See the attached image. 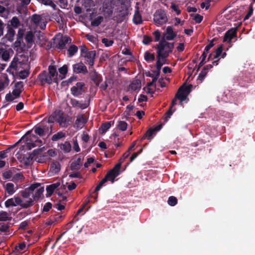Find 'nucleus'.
Here are the masks:
<instances>
[{
  "instance_id": "obj_4",
  "label": "nucleus",
  "mask_w": 255,
  "mask_h": 255,
  "mask_svg": "<svg viewBox=\"0 0 255 255\" xmlns=\"http://www.w3.org/2000/svg\"><path fill=\"white\" fill-rule=\"evenodd\" d=\"M192 87L191 84L188 85L184 84L179 88L176 94V98H178L181 103L187 98L189 94L191 91Z\"/></svg>"
},
{
  "instance_id": "obj_5",
  "label": "nucleus",
  "mask_w": 255,
  "mask_h": 255,
  "mask_svg": "<svg viewBox=\"0 0 255 255\" xmlns=\"http://www.w3.org/2000/svg\"><path fill=\"white\" fill-rule=\"evenodd\" d=\"M153 16L154 21L159 25H162L166 23L168 20L165 11L162 9L157 10Z\"/></svg>"
},
{
  "instance_id": "obj_62",
  "label": "nucleus",
  "mask_w": 255,
  "mask_h": 255,
  "mask_svg": "<svg viewBox=\"0 0 255 255\" xmlns=\"http://www.w3.org/2000/svg\"><path fill=\"white\" fill-rule=\"evenodd\" d=\"M253 7L252 5V3L250 5L249 7V10L248 12V13L246 14V15L245 16L244 18V20H246L248 19L251 15L253 14Z\"/></svg>"
},
{
  "instance_id": "obj_16",
  "label": "nucleus",
  "mask_w": 255,
  "mask_h": 255,
  "mask_svg": "<svg viewBox=\"0 0 255 255\" xmlns=\"http://www.w3.org/2000/svg\"><path fill=\"white\" fill-rule=\"evenodd\" d=\"M114 6L111 1L104 2L103 5V12L108 16H110L113 12Z\"/></svg>"
},
{
  "instance_id": "obj_63",
  "label": "nucleus",
  "mask_w": 255,
  "mask_h": 255,
  "mask_svg": "<svg viewBox=\"0 0 255 255\" xmlns=\"http://www.w3.org/2000/svg\"><path fill=\"white\" fill-rule=\"evenodd\" d=\"M54 18L59 23L62 22V16L60 14L59 12L55 13L54 15Z\"/></svg>"
},
{
  "instance_id": "obj_49",
  "label": "nucleus",
  "mask_w": 255,
  "mask_h": 255,
  "mask_svg": "<svg viewBox=\"0 0 255 255\" xmlns=\"http://www.w3.org/2000/svg\"><path fill=\"white\" fill-rule=\"evenodd\" d=\"M177 199L175 196H170L168 198L167 203L171 206H174L177 203Z\"/></svg>"
},
{
  "instance_id": "obj_44",
  "label": "nucleus",
  "mask_w": 255,
  "mask_h": 255,
  "mask_svg": "<svg viewBox=\"0 0 255 255\" xmlns=\"http://www.w3.org/2000/svg\"><path fill=\"white\" fill-rule=\"evenodd\" d=\"M34 132L36 134L40 136H42L45 135V133L44 131L43 128L40 125L38 127H35L34 128Z\"/></svg>"
},
{
  "instance_id": "obj_39",
  "label": "nucleus",
  "mask_w": 255,
  "mask_h": 255,
  "mask_svg": "<svg viewBox=\"0 0 255 255\" xmlns=\"http://www.w3.org/2000/svg\"><path fill=\"white\" fill-rule=\"evenodd\" d=\"M41 20H42V18L40 15L37 14H34L32 15L31 21L36 26H38L40 24V23Z\"/></svg>"
},
{
  "instance_id": "obj_33",
  "label": "nucleus",
  "mask_w": 255,
  "mask_h": 255,
  "mask_svg": "<svg viewBox=\"0 0 255 255\" xmlns=\"http://www.w3.org/2000/svg\"><path fill=\"white\" fill-rule=\"evenodd\" d=\"M48 74L51 78L57 77L58 73L57 72L56 67L54 65H50L48 66Z\"/></svg>"
},
{
  "instance_id": "obj_59",
  "label": "nucleus",
  "mask_w": 255,
  "mask_h": 255,
  "mask_svg": "<svg viewBox=\"0 0 255 255\" xmlns=\"http://www.w3.org/2000/svg\"><path fill=\"white\" fill-rule=\"evenodd\" d=\"M153 35L154 36V41L157 42L160 40L161 37V33L159 30H156L153 33Z\"/></svg>"
},
{
  "instance_id": "obj_32",
  "label": "nucleus",
  "mask_w": 255,
  "mask_h": 255,
  "mask_svg": "<svg viewBox=\"0 0 255 255\" xmlns=\"http://www.w3.org/2000/svg\"><path fill=\"white\" fill-rule=\"evenodd\" d=\"M41 127L43 128L44 131L45 133L51 134L52 130L53 125L50 124H44V122L40 124Z\"/></svg>"
},
{
  "instance_id": "obj_46",
  "label": "nucleus",
  "mask_w": 255,
  "mask_h": 255,
  "mask_svg": "<svg viewBox=\"0 0 255 255\" xmlns=\"http://www.w3.org/2000/svg\"><path fill=\"white\" fill-rule=\"evenodd\" d=\"M127 123L123 121H119L117 125L118 128L122 131H125L127 128Z\"/></svg>"
},
{
  "instance_id": "obj_10",
  "label": "nucleus",
  "mask_w": 255,
  "mask_h": 255,
  "mask_svg": "<svg viewBox=\"0 0 255 255\" xmlns=\"http://www.w3.org/2000/svg\"><path fill=\"white\" fill-rule=\"evenodd\" d=\"M73 70V72L76 74L82 73L85 75L88 72L86 66L82 62L74 64Z\"/></svg>"
},
{
  "instance_id": "obj_15",
  "label": "nucleus",
  "mask_w": 255,
  "mask_h": 255,
  "mask_svg": "<svg viewBox=\"0 0 255 255\" xmlns=\"http://www.w3.org/2000/svg\"><path fill=\"white\" fill-rule=\"evenodd\" d=\"M71 38L68 36H65L60 38L56 44V47L59 49H63L65 48L67 43L71 42Z\"/></svg>"
},
{
  "instance_id": "obj_1",
  "label": "nucleus",
  "mask_w": 255,
  "mask_h": 255,
  "mask_svg": "<svg viewBox=\"0 0 255 255\" xmlns=\"http://www.w3.org/2000/svg\"><path fill=\"white\" fill-rule=\"evenodd\" d=\"M157 49V57H160L162 60H166L174 48V43H170L162 38L155 47Z\"/></svg>"
},
{
  "instance_id": "obj_36",
  "label": "nucleus",
  "mask_w": 255,
  "mask_h": 255,
  "mask_svg": "<svg viewBox=\"0 0 255 255\" xmlns=\"http://www.w3.org/2000/svg\"><path fill=\"white\" fill-rule=\"evenodd\" d=\"M60 148L65 152H69L71 151V145L69 141H65L60 145Z\"/></svg>"
},
{
  "instance_id": "obj_14",
  "label": "nucleus",
  "mask_w": 255,
  "mask_h": 255,
  "mask_svg": "<svg viewBox=\"0 0 255 255\" xmlns=\"http://www.w3.org/2000/svg\"><path fill=\"white\" fill-rule=\"evenodd\" d=\"M21 203V199L19 197H14V198H10L5 202V206L9 208L10 206H16Z\"/></svg>"
},
{
  "instance_id": "obj_40",
  "label": "nucleus",
  "mask_w": 255,
  "mask_h": 255,
  "mask_svg": "<svg viewBox=\"0 0 255 255\" xmlns=\"http://www.w3.org/2000/svg\"><path fill=\"white\" fill-rule=\"evenodd\" d=\"M144 59L147 62L153 61L155 60V55L148 51H146L144 55Z\"/></svg>"
},
{
  "instance_id": "obj_9",
  "label": "nucleus",
  "mask_w": 255,
  "mask_h": 255,
  "mask_svg": "<svg viewBox=\"0 0 255 255\" xmlns=\"http://www.w3.org/2000/svg\"><path fill=\"white\" fill-rule=\"evenodd\" d=\"M177 36V33L173 31V28L168 26L167 27L166 30L163 33V37L166 40H172Z\"/></svg>"
},
{
  "instance_id": "obj_45",
  "label": "nucleus",
  "mask_w": 255,
  "mask_h": 255,
  "mask_svg": "<svg viewBox=\"0 0 255 255\" xmlns=\"http://www.w3.org/2000/svg\"><path fill=\"white\" fill-rule=\"evenodd\" d=\"M11 25L14 28H17L20 25L19 19L16 16H13L10 20Z\"/></svg>"
},
{
  "instance_id": "obj_19",
  "label": "nucleus",
  "mask_w": 255,
  "mask_h": 255,
  "mask_svg": "<svg viewBox=\"0 0 255 255\" xmlns=\"http://www.w3.org/2000/svg\"><path fill=\"white\" fill-rule=\"evenodd\" d=\"M31 133V130H28L26 132V134L22 137V138H24L26 137V144L27 148L28 150H31L32 148L38 145V144H36L33 141H30L29 139V134Z\"/></svg>"
},
{
  "instance_id": "obj_26",
  "label": "nucleus",
  "mask_w": 255,
  "mask_h": 255,
  "mask_svg": "<svg viewBox=\"0 0 255 255\" xmlns=\"http://www.w3.org/2000/svg\"><path fill=\"white\" fill-rule=\"evenodd\" d=\"M5 191L9 195H12L16 191L13 183L9 182L3 185Z\"/></svg>"
},
{
  "instance_id": "obj_54",
  "label": "nucleus",
  "mask_w": 255,
  "mask_h": 255,
  "mask_svg": "<svg viewBox=\"0 0 255 255\" xmlns=\"http://www.w3.org/2000/svg\"><path fill=\"white\" fill-rule=\"evenodd\" d=\"M102 42L103 44H104L106 47L111 46L114 43V41L113 40H109L106 38H103L102 40Z\"/></svg>"
},
{
  "instance_id": "obj_20",
  "label": "nucleus",
  "mask_w": 255,
  "mask_h": 255,
  "mask_svg": "<svg viewBox=\"0 0 255 255\" xmlns=\"http://www.w3.org/2000/svg\"><path fill=\"white\" fill-rule=\"evenodd\" d=\"M60 185L59 182H57L55 183L52 184L51 185L46 186V190L47 192L46 197H50L53 193L54 190L58 188Z\"/></svg>"
},
{
  "instance_id": "obj_25",
  "label": "nucleus",
  "mask_w": 255,
  "mask_h": 255,
  "mask_svg": "<svg viewBox=\"0 0 255 255\" xmlns=\"http://www.w3.org/2000/svg\"><path fill=\"white\" fill-rule=\"evenodd\" d=\"M91 79L96 85H99L102 81V77L94 70L91 73Z\"/></svg>"
},
{
  "instance_id": "obj_51",
  "label": "nucleus",
  "mask_w": 255,
  "mask_h": 255,
  "mask_svg": "<svg viewBox=\"0 0 255 255\" xmlns=\"http://www.w3.org/2000/svg\"><path fill=\"white\" fill-rule=\"evenodd\" d=\"M25 247L26 245L24 242L20 243L15 247V250L16 252L20 253L25 249Z\"/></svg>"
},
{
  "instance_id": "obj_22",
  "label": "nucleus",
  "mask_w": 255,
  "mask_h": 255,
  "mask_svg": "<svg viewBox=\"0 0 255 255\" xmlns=\"http://www.w3.org/2000/svg\"><path fill=\"white\" fill-rule=\"evenodd\" d=\"M87 121L84 115L78 116L74 124V127L77 128H82Z\"/></svg>"
},
{
  "instance_id": "obj_48",
  "label": "nucleus",
  "mask_w": 255,
  "mask_h": 255,
  "mask_svg": "<svg viewBox=\"0 0 255 255\" xmlns=\"http://www.w3.org/2000/svg\"><path fill=\"white\" fill-rule=\"evenodd\" d=\"M39 2L45 5L50 6L53 8L56 7V5L51 0H37Z\"/></svg>"
},
{
  "instance_id": "obj_50",
  "label": "nucleus",
  "mask_w": 255,
  "mask_h": 255,
  "mask_svg": "<svg viewBox=\"0 0 255 255\" xmlns=\"http://www.w3.org/2000/svg\"><path fill=\"white\" fill-rule=\"evenodd\" d=\"M223 51V45H220L215 50V54L213 57V59L218 58L222 54Z\"/></svg>"
},
{
  "instance_id": "obj_35",
  "label": "nucleus",
  "mask_w": 255,
  "mask_h": 255,
  "mask_svg": "<svg viewBox=\"0 0 255 255\" xmlns=\"http://www.w3.org/2000/svg\"><path fill=\"white\" fill-rule=\"evenodd\" d=\"M33 202L34 200L31 198L29 199L25 202H24L21 199V203L19 204V206H20L22 208L26 209L31 207L33 205Z\"/></svg>"
},
{
  "instance_id": "obj_29",
  "label": "nucleus",
  "mask_w": 255,
  "mask_h": 255,
  "mask_svg": "<svg viewBox=\"0 0 255 255\" xmlns=\"http://www.w3.org/2000/svg\"><path fill=\"white\" fill-rule=\"evenodd\" d=\"M165 60H162V58L160 57H157V61L156 67L157 69V76H159L160 70L162 65L165 64Z\"/></svg>"
},
{
  "instance_id": "obj_27",
  "label": "nucleus",
  "mask_w": 255,
  "mask_h": 255,
  "mask_svg": "<svg viewBox=\"0 0 255 255\" xmlns=\"http://www.w3.org/2000/svg\"><path fill=\"white\" fill-rule=\"evenodd\" d=\"M133 22L135 24H140L142 23V17L139 12L138 8L135 10V12L133 16Z\"/></svg>"
},
{
  "instance_id": "obj_47",
  "label": "nucleus",
  "mask_w": 255,
  "mask_h": 255,
  "mask_svg": "<svg viewBox=\"0 0 255 255\" xmlns=\"http://www.w3.org/2000/svg\"><path fill=\"white\" fill-rule=\"evenodd\" d=\"M28 140H30V141H33L36 144V143L39 144L42 143V140L39 139L37 136L34 134L30 133L29 134V139Z\"/></svg>"
},
{
  "instance_id": "obj_42",
  "label": "nucleus",
  "mask_w": 255,
  "mask_h": 255,
  "mask_svg": "<svg viewBox=\"0 0 255 255\" xmlns=\"http://www.w3.org/2000/svg\"><path fill=\"white\" fill-rule=\"evenodd\" d=\"M104 18L102 16H99L96 18H95L92 22H91V25L92 26H99L101 22L103 21Z\"/></svg>"
},
{
  "instance_id": "obj_37",
  "label": "nucleus",
  "mask_w": 255,
  "mask_h": 255,
  "mask_svg": "<svg viewBox=\"0 0 255 255\" xmlns=\"http://www.w3.org/2000/svg\"><path fill=\"white\" fill-rule=\"evenodd\" d=\"M155 132L153 131L152 128H149L143 135V138H146L147 139L151 140L153 136L155 134Z\"/></svg>"
},
{
  "instance_id": "obj_60",
  "label": "nucleus",
  "mask_w": 255,
  "mask_h": 255,
  "mask_svg": "<svg viewBox=\"0 0 255 255\" xmlns=\"http://www.w3.org/2000/svg\"><path fill=\"white\" fill-rule=\"evenodd\" d=\"M59 72L63 75H66L68 72V66L67 65H64L58 69Z\"/></svg>"
},
{
  "instance_id": "obj_55",
  "label": "nucleus",
  "mask_w": 255,
  "mask_h": 255,
  "mask_svg": "<svg viewBox=\"0 0 255 255\" xmlns=\"http://www.w3.org/2000/svg\"><path fill=\"white\" fill-rule=\"evenodd\" d=\"M107 182V181L106 178H104L100 182L99 184L96 186V188H95V189L94 190V192H97L99 191L101 189V188H102V186Z\"/></svg>"
},
{
  "instance_id": "obj_28",
  "label": "nucleus",
  "mask_w": 255,
  "mask_h": 255,
  "mask_svg": "<svg viewBox=\"0 0 255 255\" xmlns=\"http://www.w3.org/2000/svg\"><path fill=\"white\" fill-rule=\"evenodd\" d=\"M141 86V81L139 79H135L132 81L129 86V89L132 91H135L140 89Z\"/></svg>"
},
{
  "instance_id": "obj_41",
  "label": "nucleus",
  "mask_w": 255,
  "mask_h": 255,
  "mask_svg": "<svg viewBox=\"0 0 255 255\" xmlns=\"http://www.w3.org/2000/svg\"><path fill=\"white\" fill-rule=\"evenodd\" d=\"M65 136V133L62 131H59L57 133L54 134L51 138V140L53 141H57L59 139H61Z\"/></svg>"
},
{
  "instance_id": "obj_8",
  "label": "nucleus",
  "mask_w": 255,
  "mask_h": 255,
  "mask_svg": "<svg viewBox=\"0 0 255 255\" xmlns=\"http://www.w3.org/2000/svg\"><path fill=\"white\" fill-rule=\"evenodd\" d=\"M84 82H77L75 86L71 88V94L76 97H78L83 93V88L85 86Z\"/></svg>"
},
{
  "instance_id": "obj_58",
  "label": "nucleus",
  "mask_w": 255,
  "mask_h": 255,
  "mask_svg": "<svg viewBox=\"0 0 255 255\" xmlns=\"http://www.w3.org/2000/svg\"><path fill=\"white\" fill-rule=\"evenodd\" d=\"M111 126V122H107L103 124L101 126L103 132H105L107 131L110 128Z\"/></svg>"
},
{
  "instance_id": "obj_17",
  "label": "nucleus",
  "mask_w": 255,
  "mask_h": 255,
  "mask_svg": "<svg viewBox=\"0 0 255 255\" xmlns=\"http://www.w3.org/2000/svg\"><path fill=\"white\" fill-rule=\"evenodd\" d=\"M213 66L211 64H208L204 66L199 74L197 80H200V82H202L207 75L209 70Z\"/></svg>"
},
{
  "instance_id": "obj_6",
  "label": "nucleus",
  "mask_w": 255,
  "mask_h": 255,
  "mask_svg": "<svg viewBox=\"0 0 255 255\" xmlns=\"http://www.w3.org/2000/svg\"><path fill=\"white\" fill-rule=\"evenodd\" d=\"M121 169V164L117 163L114 167L109 171L105 176L107 181L110 180L112 183L115 182V179L120 174V171Z\"/></svg>"
},
{
  "instance_id": "obj_43",
  "label": "nucleus",
  "mask_w": 255,
  "mask_h": 255,
  "mask_svg": "<svg viewBox=\"0 0 255 255\" xmlns=\"http://www.w3.org/2000/svg\"><path fill=\"white\" fill-rule=\"evenodd\" d=\"M34 35L31 31L27 32L25 39L27 43H31L33 41Z\"/></svg>"
},
{
  "instance_id": "obj_57",
  "label": "nucleus",
  "mask_w": 255,
  "mask_h": 255,
  "mask_svg": "<svg viewBox=\"0 0 255 255\" xmlns=\"http://www.w3.org/2000/svg\"><path fill=\"white\" fill-rule=\"evenodd\" d=\"M12 172L10 170L6 171L2 173L3 178L5 179H10L12 177Z\"/></svg>"
},
{
  "instance_id": "obj_56",
  "label": "nucleus",
  "mask_w": 255,
  "mask_h": 255,
  "mask_svg": "<svg viewBox=\"0 0 255 255\" xmlns=\"http://www.w3.org/2000/svg\"><path fill=\"white\" fill-rule=\"evenodd\" d=\"M41 185V184L39 183H35L33 184H32L28 188H27V189L29 191H30L31 193H32V192L38 187H40Z\"/></svg>"
},
{
  "instance_id": "obj_24",
  "label": "nucleus",
  "mask_w": 255,
  "mask_h": 255,
  "mask_svg": "<svg viewBox=\"0 0 255 255\" xmlns=\"http://www.w3.org/2000/svg\"><path fill=\"white\" fill-rule=\"evenodd\" d=\"M23 35L24 31L21 29H19L17 32L16 40L14 43V46L15 47L18 48L20 46Z\"/></svg>"
},
{
  "instance_id": "obj_64",
  "label": "nucleus",
  "mask_w": 255,
  "mask_h": 255,
  "mask_svg": "<svg viewBox=\"0 0 255 255\" xmlns=\"http://www.w3.org/2000/svg\"><path fill=\"white\" fill-rule=\"evenodd\" d=\"M9 228V226L8 224H0V232H6Z\"/></svg>"
},
{
  "instance_id": "obj_13",
  "label": "nucleus",
  "mask_w": 255,
  "mask_h": 255,
  "mask_svg": "<svg viewBox=\"0 0 255 255\" xmlns=\"http://www.w3.org/2000/svg\"><path fill=\"white\" fill-rule=\"evenodd\" d=\"M72 106L74 108H79L82 110L86 109L89 106V102L82 103V101L79 102L75 99L71 98L70 102Z\"/></svg>"
},
{
  "instance_id": "obj_18",
  "label": "nucleus",
  "mask_w": 255,
  "mask_h": 255,
  "mask_svg": "<svg viewBox=\"0 0 255 255\" xmlns=\"http://www.w3.org/2000/svg\"><path fill=\"white\" fill-rule=\"evenodd\" d=\"M61 165L58 162H53L50 164L49 173H51V175L57 174L60 170Z\"/></svg>"
},
{
  "instance_id": "obj_12",
  "label": "nucleus",
  "mask_w": 255,
  "mask_h": 255,
  "mask_svg": "<svg viewBox=\"0 0 255 255\" xmlns=\"http://www.w3.org/2000/svg\"><path fill=\"white\" fill-rule=\"evenodd\" d=\"M55 121L58 122L60 126L63 127H67V121L66 118L64 116V113L59 111L55 115Z\"/></svg>"
},
{
  "instance_id": "obj_30",
  "label": "nucleus",
  "mask_w": 255,
  "mask_h": 255,
  "mask_svg": "<svg viewBox=\"0 0 255 255\" xmlns=\"http://www.w3.org/2000/svg\"><path fill=\"white\" fill-rule=\"evenodd\" d=\"M81 164V158H78L76 160L72 162L70 165V168L72 170H79Z\"/></svg>"
},
{
  "instance_id": "obj_61",
  "label": "nucleus",
  "mask_w": 255,
  "mask_h": 255,
  "mask_svg": "<svg viewBox=\"0 0 255 255\" xmlns=\"http://www.w3.org/2000/svg\"><path fill=\"white\" fill-rule=\"evenodd\" d=\"M152 41V38L147 35H144L142 42L145 45H148Z\"/></svg>"
},
{
  "instance_id": "obj_23",
  "label": "nucleus",
  "mask_w": 255,
  "mask_h": 255,
  "mask_svg": "<svg viewBox=\"0 0 255 255\" xmlns=\"http://www.w3.org/2000/svg\"><path fill=\"white\" fill-rule=\"evenodd\" d=\"M128 15V9L126 8L120 10L119 14L116 16L117 21L118 22H123Z\"/></svg>"
},
{
  "instance_id": "obj_52",
  "label": "nucleus",
  "mask_w": 255,
  "mask_h": 255,
  "mask_svg": "<svg viewBox=\"0 0 255 255\" xmlns=\"http://www.w3.org/2000/svg\"><path fill=\"white\" fill-rule=\"evenodd\" d=\"M29 75V72L27 70H21L19 72V76L21 79H25L28 77Z\"/></svg>"
},
{
  "instance_id": "obj_11",
  "label": "nucleus",
  "mask_w": 255,
  "mask_h": 255,
  "mask_svg": "<svg viewBox=\"0 0 255 255\" xmlns=\"http://www.w3.org/2000/svg\"><path fill=\"white\" fill-rule=\"evenodd\" d=\"M237 28H232L228 30L224 35L223 41L230 42L233 38L237 37Z\"/></svg>"
},
{
  "instance_id": "obj_53",
  "label": "nucleus",
  "mask_w": 255,
  "mask_h": 255,
  "mask_svg": "<svg viewBox=\"0 0 255 255\" xmlns=\"http://www.w3.org/2000/svg\"><path fill=\"white\" fill-rule=\"evenodd\" d=\"M10 219L8 216V213L5 211L0 212V221H6Z\"/></svg>"
},
{
  "instance_id": "obj_34",
  "label": "nucleus",
  "mask_w": 255,
  "mask_h": 255,
  "mask_svg": "<svg viewBox=\"0 0 255 255\" xmlns=\"http://www.w3.org/2000/svg\"><path fill=\"white\" fill-rule=\"evenodd\" d=\"M44 187H41L37 190L36 192L32 197L34 200H38L42 195L43 192H44Z\"/></svg>"
},
{
  "instance_id": "obj_3",
  "label": "nucleus",
  "mask_w": 255,
  "mask_h": 255,
  "mask_svg": "<svg viewBox=\"0 0 255 255\" xmlns=\"http://www.w3.org/2000/svg\"><path fill=\"white\" fill-rule=\"evenodd\" d=\"M23 90V82L22 81L16 82L14 84V88L12 92V94L9 93L5 95V100L7 102H14V99L19 97Z\"/></svg>"
},
{
  "instance_id": "obj_7",
  "label": "nucleus",
  "mask_w": 255,
  "mask_h": 255,
  "mask_svg": "<svg viewBox=\"0 0 255 255\" xmlns=\"http://www.w3.org/2000/svg\"><path fill=\"white\" fill-rule=\"evenodd\" d=\"M37 80L40 82L41 86H43L46 84L51 85L52 83V78L49 76L48 73L44 70L39 73L37 76Z\"/></svg>"
},
{
  "instance_id": "obj_38",
  "label": "nucleus",
  "mask_w": 255,
  "mask_h": 255,
  "mask_svg": "<svg viewBox=\"0 0 255 255\" xmlns=\"http://www.w3.org/2000/svg\"><path fill=\"white\" fill-rule=\"evenodd\" d=\"M78 47L75 45H71L68 49L69 57H71L78 51Z\"/></svg>"
},
{
  "instance_id": "obj_31",
  "label": "nucleus",
  "mask_w": 255,
  "mask_h": 255,
  "mask_svg": "<svg viewBox=\"0 0 255 255\" xmlns=\"http://www.w3.org/2000/svg\"><path fill=\"white\" fill-rule=\"evenodd\" d=\"M0 57L3 60L7 61L9 59V53L5 49L0 48Z\"/></svg>"
},
{
  "instance_id": "obj_2",
  "label": "nucleus",
  "mask_w": 255,
  "mask_h": 255,
  "mask_svg": "<svg viewBox=\"0 0 255 255\" xmlns=\"http://www.w3.org/2000/svg\"><path fill=\"white\" fill-rule=\"evenodd\" d=\"M80 50L81 56L86 59V63L89 64L90 67H93L95 63L96 51L95 50H89L85 45L80 46Z\"/></svg>"
},
{
  "instance_id": "obj_21",
  "label": "nucleus",
  "mask_w": 255,
  "mask_h": 255,
  "mask_svg": "<svg viewBox=\"0 0 255 255\" xmlns=\"http://www.w3.org/2000/svg\"><path fill=\"white\" fill-rule=\"evenodd\" d=\"M7 33L4 36V38L10 42L13 41L15 32L14 29L10 25H8L7 26Z\"/></svg>"
}]
</instances>
